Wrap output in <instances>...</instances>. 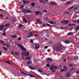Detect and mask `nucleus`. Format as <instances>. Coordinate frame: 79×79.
Wrapping results in <instances>:
<instances>
[{"label":"nucleus","instance_id":"obj_1","mask_svg":"<svg viewBox=\"0 0 79 79\" xmlns=\"http://www.w3.org/2000/svg\"><path fill=\"white\" fill-rule=\"evenodd\" d=\"M53 49L54 50H60V51H61L62 50V48H61V44L58 43L56 44L53 46Z\"/></svg>","mask_w":79,"mask_h":79},{"label":"nucleus","instance_id":"obj_2","mask_svg":"<svg viewBox=\"0 0 79 79\" xmlns=\"http://www.w3.org/2000/svg\"><path fill=\"white\" fill-rule=\"evenodd\" d=\"M61 23L62 24H68L69 21H68V20H64L63 21H62L61 22Z\"/></svg>","mask_w":79,"mask_h":79},{"label":"nucleus","instance_id":"obj_3","mask_svg":"<svg viewBox=\"0 0 79 79\" xmlns=\"http://www.w3.org/2000/svg\"><path fill=\"white\" fill-rule=\"evenodd\" d=\"M71 73H74V72H67L66 74V77H69L71 76Z\"/></svg>","mask_w":79,"mask_h":79},{"label":"nucleus","instance_id":"obj_4","mask_svg":"<svg viewBox=\"0 0 79 79\" xmlns=\"http://www.w3.org/2000/svg\"><path fill=\"white\" fill-rule=\"evenodd\" d=\"M50 5L51 6L56 5V3L55 2H50Z\"/></svg>","mask_w":79,"mask_h":79},{"label":"nucleus","instance_id":"obj_5","mask_svg":"<svg viewBox=\"0 0 79 79\" xmlns=\"http://www.w3.org/2000/svg\"><path fill=\"white\" fill-rule=\"evenodd\" d=\"M52 58H48L46 59V61L48 62H50V61H52Z\"/></svg>","mask_w":79,"mask_h":79},{"label":"nucleus","instance_id":"obj_6","mask_svg":"<svg viewBox=\"0 0 79 79\" xmlns=\"http://www.w3.org/2000/svg\"><path fill=\"white\" fill-rule=\"evenodd\" d=\"M5 27V25H1L0 27V31H2L3 30V27Z\"/></svg>","mask_w":79,"mask_h":79},{"label":"nucleus","instance_id":"obj_7","mask_svg":"<svg viewBox=\"0 0 79 79\" xmlns=\"http://www.w3.org/2000/svg\"><path fill=\"white\" fill-rule=\"evenodd\" d=\"M38 48H39V44L36 43L35 49H38Z\"/></svg>","mask_w":79,"mask_h":79},{"label":"nucleus","instance_id":"obj_8","mask_svg":"<svg viewBox=\"0 0 79 79\" xmlns=\"http://www.w3.org/2000/svg\"><path fill=\"white\" fill-rule=\"evenodd\" d=\"M26 76H30V77H31L35 78V77L34 76H33V75H32L31 74H26Z\"/></svg>","mask_w":79,"mask_h":79},{"label":"nucleus","instance_id":"obj_9","mask_svg":"<svg viewBox=\"0 0 79 79\" xmlns=\"http://www.w3.org/2000/svg\"><path fill=\"white\" fill-rule=\"evenodd\" d=\"M6 47L8 48H10V44H9V43L7 44Z\"/></svg>","mask_w":79,"mask_h":79},{"label":"nucleus","instance_id":"obj_10","mask_svg":"<svg viewBox=\"0 0 79 79\" xmlns=\"http://www.w3.org/2000/svg\"><path fill=\"white\" fill-rule=\"evenodd\" d=\"M50 69L51 71H53L54 69V66L53 65L51 66L50 67Z\"/></svg>","mask_w":79,"mask_h":79},{"label":"nucleus","instance_id":"obj_11","mask_svg":"<svg viewBox=\"0 0 79 79\" xmlns=\"http://www.w3.org/2000/svg\"><path fill=\"white\" fill-rule=\"evenodd\" d=\"M29 55V52H27L25 55V56H28Z\"/></svg>","mask_w":79,"mask_h":79},{"label":"nucleus","instance_id":"obj_12","mask_svg":"<svg viewBox=\"0 0 79 79\" xmlns=\"http://www.w3.org/2000/svg\"><path fill=\"white\" fill-rule=\"evenodd\" d=\"M23 22H24L25 23V24H26L27 23V20L25 19L24 18H23Z\"/></svg>","mask_w":79,"mask_h":79},{"label":"nucleus","instance_id":"obj_13","mask_svg":"<svg viewBox=\"0 0 79 79\" xmlns=\"http://www.w3.org/2000/svg\"><path fill=\"white\" fill-rule=\"evenodd\" d=\"M22 12L24 13H27V10H26L24 9L22 10Z\"/></svg>","mask_w":79,"mask_h":79},{"label":"nucleus","instance_id":"obj_14","mask_svg":"<svg viewBox=\"0 0 79 79\" xmlns=\"http://www.w3.org/2000/svg\"><path fill=\"white\" fill-rule=\"evenodd\" d=\"M36 13V16H37L38 15H39L40 14V12L39 11H35Z\"/></svg>","mask_w":79,"mask_h":79},{"label":"nucleus","instance_id":"obj_15","mask_svg":"<svg viewBox=\"0 0 79 79\" xmlns=\"http://www.w3.org/2000/svg\"><path fill=\"white\" fill-rule=\"evenodd\" d=\"M28 67L30 69H31V70H34V67H32L31 66H29Z\"/></svg>","mask_w":79,"mask_h":79},{"label":"nucleus","instance_id":"obj_16","mask_svg":"<svg viewBox=\"0 0 79 79\" xmlns=\"http://www.w3.org/2000/svg\"><path fill=\"white\" fill-rule=\"evenodd\" d=\"M39 2H41V3H43L44 4H45V2L42 0H39Z\"/></svg>","mask_w":79,"mask_h":79},{"label":"nucleus","instance_id":"obj_17","mask_svg":"<svg viewBox=\"0 0 79 79\" xmlns=\"http://www.w3.org/2000/svg\"><path fill=\"white\" fill-rule=\"evenodd\" d=\"M65 44H70V42H69L68 40H66L65 42Z\"/></svg>","mask_w":79,"mask_h":79},{"label":"nucleus","instance_id":"obj_18","mask_svg":"<svg viewBox=\"0 0 79 79\" xmlns=\"http://www.w3.org/2000/svg\"><path fill=\"white\" fill-rule=\"evenodd\" d=\"M27 13H31V11L30 10H27Z\"/></svg>","mask_w":79,"mask_h":79},{"label":"nucleus","instance_id":"obj_19","mask_svg":"<svg viewBox=\"0 0 79 79\" xmlns=\"http://www.w3.org/2000/svg\"><path fill=\"white\" fill-rule=\"evenodd\" d=\"M40 19H38L36 20V21L37 22V23H39L40 24V23H40Z\"/></svg>","mask_w":79,"mask_h":79},{"label":"nucleus","instance_id":"obj_20","mask_svg":"<svg viewBox=\"0 0 79 79\" xmlns=\"http://www.w3.org/2000/svg\"><path fill=\"white\" fill-rule=\"evenodd\" d=\"M59 69H61L62 68V66L61 64H60L59 65Z\"/></svg>","mask_w":79,"mask_h":79},{"label":"nucleus","instance_id":"obj_21","mask_svg":"<svg viewBox=\"0 0 79 79\" xmlns=\"http://www.w3.org/2000/svg\"><path fill=\"white\" fill-rule=\"evenodd\" d=\"M32 46L33 48H34L35 49L36 43L33 44H32Z\"/></svg>","mask_w":79,"mask_h":79},{"label":"nucleus","instance_id":"obj_22","mask_svg":"<svg viewBox=\"0 0 79 79\" xmlns=\"http://www.w3.org/2000/svg\"><path fill=\"white\" fill-rule=\"evenodd\" d=\"M31 63V61H28L27 63V65H29V64Z\"/></svg>","mask_w":79,"mask_h":79},{"label":"nucleus","instance_id":"obj_23","mask_svg":"<svg viewBox=\"0 0 79 79\" xmlns=\"http://www.w3.org/2000/svg\"><path fill=\"white\" fill-rule=\"evenodd\" d=\"M18 46L19 47H20V48H21V49H22V48H23V46H22V45H21V44H18Z\"/></svg>","mask_w":79,"mask_h":79},{"label":"nucleus","instance_id":"obj_24","mask_svg":"<svg viewBox=\"0 0 79 79\" xmlns=\"http://www.w3.org/2000/svg\"><path fill=\"white\" fill-rule=\"evenodd\" d=\"M3 48L5 51H7L8 48H5V47H3Z\"/></svg>","mask_w":79,"mask_h":79},{"label":"nucleus","instance_id":"obj_25","mask_svg":"<svg viewBox=\"0 0 79 79\" xmlns=\"http://www.w3.org/2000/svg\"><path fill=\"white\" fill-rule=\"evenodd\" d=\"M31 5L32 6H33V7H34V6H35V4H34V3L32 2L31 3Z\"/></svg>","mask_w":79,"mask_h":79},{"label":"nucleus","instance_id":"obj_26","mask_svg":"<svg viewBox=\"0 0 79 79\" xmlns=\"http://www.w3.org/2000/svg\"><path fill=\"white\" fill-rule=\"evenodd\" d=\"M22 50H23V51H24V52H26V51H27L26 49H25V48H22Z\"/></svg>","mask_w":79,"mask_h":79},{"label":"nucleus","instance_id":"obj_27","mask_svg":"<svg viewBox=\"0 0 79 79\" xmlns=\"http://www.w3.org/2000/svg\"><path fill=\"white\" fill-rule=\"evenodd\" d=\"M9 25H10V23H8L5 25V27H7V26H9Z\"/></svg>","mask_w":79,"mask_h":79},{"label":"nucleus","instance_id":"obj_28","mask_svg":"<svg viewBox=\"0 0 79 79\" xmlns=\"http://www.w3.org/2000/svg\"><path fill=\"white\" fill-rule=\"evenodd\" d=\"M13 39H15L17 37V36L16 35H14L12 36Z\"/></svg>","mask_w":79,"mask_h":79},{"label":"nucleus","instance_id":"obj_29","mask_svg":"<svg viewBox=\"0 0 79 79\" xmlns=\"http://www.w3.org/2000/svg\"><path fill=\"white\" fill-rule=\"evenodd\" d=\"M48 23H49L50 24H54V23H53V22L52 21H50V22H48Z\"/></svg>","mask_w":79,"mask_h":79},{"label":"nucleus","instance_id":"obj_30","mask_svg":"<svg viewBox=\"0 0 79 79\" xmlns=\"http://www.w3.org/2000/svg\"><path fill=\"white\" fill-rule=\"evenodd\" d=\"M46 26L48 27H51V25L49 24H46Z\"/></svg>","mask_w":79,"mask_h":79},{"label":"nucleus","instance_id":"obj_31","mask_svg":"<svg viewBox=\"0 0 79 79\" xmlns=\"http://www.w3.org/2000/svg\"><path fill=\"white\" fill-rule=\"evenodd\" d=\"M73 34L71 32H70L68 34V36H69V35H72Z\"/></svg>","mask_w":79,"mask_h":79},{"label":"nucleus","instance_id":"obj_32","mask_svg":"<svg viewBox=\"0 0 79 79\" xmlns=\"http://www.w3.org/2000/svg\"><path fill=\"white\" fill-rule=\"evenodd\" d=\"M4 41H3L2 40L0 41V43H1V44H4Z\"/></svg>","mask_w":79,"mask_h":79},{"label":"nucleus","instance_id":"obj_33","mask_svg":"<svg viewBox=\"0 0 79 79\" xmlns=\"http://www.w3.org/2000/svg\"><path fill=\"white\" fill-rule=\"evenodd\" d=\"M69 66H70V67H72L73 66V64L70 63L69 64Z\"/></svg>","mask_w":79,"mask_h":79},{"label":"nucleus","instance_id":"obj_34","mask_svg":"<svg viewBox=\"0 0 79 79\" xmlns=\"http://www.w3.org/2000/svg\"><path fill=\"white\" fill-rule=\"evenodd\" d=\"M26 1H27L25 0V1H23V3L24 4H26V3H26Z\"/></svg>","mask_w":79,"mask_h":79},{"label":"nucleus","instance_id":"obj_35","mask_svg":"<svg viewBox=\"0 0 79 79\" xmlns=\"http://www.w3.org/2000/svg\"><path fill=\"white\" fill-rule=\"evenodd\" d=\"M30 57L28 56L26 58V60H29V59H30Z\"/></svg>","mask_w":79,"mask_h":79},{"label":"nucleus","instance_id":"obj_36","mask_svg":"<svg viewBox=\"0 0 79 79\" xmlns=\"http://www.w3.org/2000/svg\"><path fill=\"white\" fill-rule=\"evenodd\" d=\"M57 68H58L57 67V66H55L54 67V69H57Z\"/></svg>","mask_w":79,"mask_h":79},{"label":"nucleus","instance_id":"obj_37","mask_svg":"<svg viewBox=\"0 0 79 79\" xmlns=\"http://www.w3.org/2000/svg\"><path fill=\"white\" fill-rule=\"evenodd\" d=\"M64 14H66L67 15H69V12H65Z\"/></svg>","mask_w":79,"mask_h":79},{"label":"nucleus","instance_id":"obj_38","mask_svg":"<svg viewBox=\"0 0 79 79\" xmlns=\"http://www.w3.org/2000/svg\"><path fill=\"white\" fill-rule=\"evenodd\" d=\"M45 19L46 20H47V21H49V19H48V18L47 17L45 18Z\"/></svg>","mask_w":79,"mask_h":79},{"label":"nucleus","instance_id":"obj_39","mask_svg":"<svg viewBox=\"0 0 79 79\" xmlns=\"http://www.w3.org/2000/svg\"><path fill=\"white\" fill-rule=\"evenodd\" d=\"M6 29L5 28L3 30V32H6Z\"/></svg>","mask_w":79,"mask_h":79},{"label":"nucleus","instance_id":"obj_40","mask_svg":"<svg viewBox=\"0 0 79 79\" xmlns=\"http://www.w3.org/2000/svg\"><path fill=\"white\" fill-rule=\"evenodd\" d=\"M33 35V34H31V35H29L28 36V37H32Z\"/></svg>","mask_w":79,"mask_h":79},{"label":"nucleus","instance_id":"obj_41","mask_svg":"<svg viewBox=\"0 0 79 79\" xmlns=\"http://www.w3.org/2000/svg\"><path fill=\"white\" fill-rule=\"evenodd\" d=\"M47 67H48V68H49V67H50V64H47Z\"/></svg>","mask_w":79,"mask_h":79},{"label":"nucleus","instance_id":"obj_42","mask_svg":"<svg viewBox=\"0 0 79 79\" xmlns=\"http://www.w3.org/2000/svg\"><path fill=\"white\" fill-rule=\"evenodd\" d=\"M43 12L44 13H47V10H43Z\"/></svg>","mask_w":79,"mask_h":79},{"label":"nucleus","instance_id":"obj_43","mask_svg":"<svg viewBox=\"0 0 79 79\" xmlns=\"http://www.w3.org/2000/svg\"><path fill=\"white\" fill-rule=\"evenodd\" d=\"M76 29H77V30H78L79 29V26H78L76 28Z\"/></svg>","mask_w":79,"mask_h":79},{"label":"nucleus","instance_id":"obj_44","mask_svg":"<svg viewBox=\"0 0 79 79\" xmlns=\"http://www.w3.org/2000/svg\"><path fill=\"white\" fill-rule=\"evenodd\" d=\"M38 71L40 73H42V71L40 70V69H38Z\"/></svg>","mask_w":79,"mask_h":79},{"label":"nucleus","instance_id":"obj_45","mask_svg":"<svg viewBox=\"0 0 79 79\" xmlns=\"http://www.w3.org/2000/svg\"><path fill=\"white\" fill-rule=\"evenodd\" d=\"M18 40L19 41H20V40H21V37L19 38L18 39Z\"/></svg>","mask_w":79,"mask_h":79},{"label":"nucleus","instance_id":"obj_46","mask_svg":"<svg viewBox=\"0 0 79 79\" xmlns=\"http://www.w3.org/2000/svg\"><path fill=\"white\" fill-rule=\"evenodd\" d=\"M22 26H23V25H22V24H20L19 25V28H21Z\"/></svg>","mask_w":79,"mask_h":79},{"label":"nucleus","instance_id":"obj_47","mask_svg":"<svg viewBox=\"0 0 79 79\" xmlns=\"http://www.w3.org/2000/svg\"><path fill=\"white\" fill-rule=\"evenodd\" d=\"M3 35H4V36H5L6 35V33H3L2 34Z\"/></svg>","mask_w":79,"mask_h":79},{"label":"nucleus","instance_id":"obj_48","mask_svg":"<svg viewBox=\"0 0 79 79\" xmlns=\"http://www.w3.org/2000/svg\"><path fill=\"white\" fill-rule=\"evenodd\" d=\"M10 55H14V52H11L10 53Z\"/></svg>","mask_w":79,"mask_h":79},{"label":"nucleus","instance_id":"obj_49","mask_svg":"<svg viewBox=\"0 0 79 79\" xmlns=\"http://www.w3.org/2000/svg\"><path fill=\"white\" fill-rule=\"evenodd\" d=\"M32 34H33L32 32H30L28 33V35H31Z\"/></svg>","mask_w":79,"mask_h":79},{"label":"nucleus","instance_id":"obj_50","mask_svg":"<svg viewBox=\"0 0 79 79\" xmlns=\"http://www.w3.org/2000/svg\"><path fill=\"white\" fill-rule=\"evenodd\" d=\"M26 52H23V53L22 54H21V56H22V55H24V54H26Z\"/></svg>","mask_w":79,"mask_h":79},{"label":"nucleus","instance_id":"obj_51","mask_svg":"<svg viewBox=\"0 0 79 79\" xmlns=\"http://www.w3.org/2000/svg\"><path fill=\"white\" fill-rule=\"evenodd\" d=\"M30 42L31 43H33V42H34V41L32 40H30Z\"/></svg>","mask_w":79,"mask_h":79},{"label":"nucleus","instance_id":"obj_52","mask_svg":"<svg viewBox=\"0 0 79 79\" xmlns=\"http://www.w3.org/2000/svg\"><path fill=\"white\" fill-rule=\"evenodd\" d=\"M71 3V2H68V3H67L66 4V5H69V4H70V3Z\"/></svg>","mask_w":79,"mask_h":79},{"label":"nucleus","instance_id":"obj_53","mask_svg":"<svg viewBox=\"0 0 79 79\" xmlns=\"http://www.w3.org/2000/svg\"><path fill=\"white\" fill-rule=\"evenodd\" d=\"M47 51H48V52H51V50H50V49H48V50Z\"/></svg>","mask_w":79,"mask_h":79},{"label":"nucleus","instance_id":"obj_54","mask_svg":"<svg viewBox=\"0 0 79 79\" xmlns=\"http://www.w3.org/2000/svg\"><path fill=\"white\" fill-rule=\"evenodd\" d=\"M47 48H48V46H44V48H45V49H47Z\"/></svg>","mask_w":79,"mask_h":79},{"label":"nucleus","instance_id":"obj_55","mask_svg":"<svg viewBox=\"0 0 79 79\" xmlns=\"http://www.w3.org/2000/svg\"><path fill=\"white\" fill-rule=\"evenodd\" d=\"M74 69L73 68L71 69H70V71H73V70H74Z\"/></svg>","mask_w":79,"mask_h":79},{"label":"nucleus","instance_id":"obj_56","mask_svg":"<svg viewBox=\"0 0 79 79\" xmlns=\"http://www.w3.org/2000/svg\"><path fill=\"white\" fill-rule=\"evenodd\" d=\"M38 36H39V35H36L34 36V37H38Z\"/></svg>","mask_w":79,"mask_h":79},{"label":"nucleus","instance_id":"obj_57","mask_svg":"<svg viewBox=\"0 0 79 79\" xmlns=\"http://www.w3.org/2000/svg\"><path fill=\"white\" fill-rule=\"evenodd\" d=\"M6 20H7V21H8V17H6Z\"/></svg>","mask_w":79,"mask_h":79},{"label":"nucleus","instance_id":"obj_58","mask_svg":"<svg viewBox=\"0 0 79 79\" xmlns=\"http://www.w3.org/2000/svg\"><path fill=\"white\" fill-rule=\"evenodd\" d=\"M26 2L27 3H30V2H31L30 1H26Z\"/></svg>","mask_w":79,"mask_h":79},{"label":"nucleus","instance_id":"obj_59","mask_svg":"<svg viewBox=\"0 0 79 79\" xmlns=\"http://www.w3.org/2000/svg\"><path fill=\"white\" fill-rule=\"evenodd\" d=\"M77 21L75 20H74L73 23H77Z\"/></svg>","mask_w":79,"mask_h":79},{"label":"nucleus","instance_id":"obj_60","mask_svg":"<svg viewBox=\"0 0 79 79\" xmlns=\"http://www.w3.org/2000/svg\"><path fill=\"white\" fill-rule=\"evenodd\" d=\"M67 71V68H65V69L64 70V72H66Z\"/></svg>","mask_w":79,"mask_h":79},{"label":"nucleus","instance_id":"obj_61","mask_svg":"<svg viewBox=\"0 0 79 79\" xmlns=\"http://www.w3.org/2000/svg\"><path fill=\"white\" fill-rule=\"evenodd\" d=\"M23 7H24V5L22 6L21 7V9H22Z\"/></svg>","mask_w":79,"mask_h":79},{"label":"nucleus","instance_id":"obj_62","mask_svg":"<svg viewBox=\"0 0 79 79\" xmlns=\"http://www.w3.org/2000/svg\"><path fill=\"white\" fill-rule=\"evenodd\" d=\"M73 6H72L71 7H70L69 9V10H71V9H72V8H73Z\"/></svg>","mask_w":79,"mask_h":79},{"label":"nucleus","instance_id":"obj_63","mask_svg":"<svg viewBox=\"0 0 79 79\" xmlns=\"http://www.w3.org/2000/svg\"><path fill=\"white\" fill-rule=\"evenodd\" d=\"M69 27H71V24L70 23L69 25Z\"/></svg>","mask_w":79,"mask_h":79},{"label":"nucleus","instance_id":"obj_64","mask_svg":"<svg viewBox=\"0 0 79 79\" xmlns=\"http://www.w3.org/2000/svg\"><path fill=\"white\" fill-rule=\"evenodd\" d=\"M76 73H77V74H79V71H77L76 72Z\"/></svg>","mask_w":79,"mask_h":79}]
</instances>
